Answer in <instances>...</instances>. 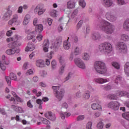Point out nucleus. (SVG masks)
Segmentation results:
<instances>
[{"label": "nucleus", "instance_id": "nucleus-1", "mask_svg": "<svg viewBox=\"0 0 129 129\" xmlns=\"http://www.w3.org/2000/svg\"><path fill=\"white\" fill-rule=\"evenodd\" d=\"M22 39V37L19 36L18 35H15L13 37L9 38L7 39V42H13L11 43H9L8 45L9 48H12L11 49H8L6 50V54L7 55H14L16 53V49L14 48H16V47H20L22 44L21 43H18V42H16L18 40H21Z\"/></svg>", "mask_w": 129, "mask_h": 129}, {"label": "nucleus", "instance_id": "nucleus-2", "mask_svg": "<svg viewBox=\"0 0 129 129\" xmlns=\"http://www.w3.org/2000/svg\"><path fill=\"white\" fill-rule=\"evenodd\" d=\"M98 27L106 34H110L114 32V26L105 20H102L100 25H98Z\"/></svg>", "mask_w": 129, "mask_h": 129}, {"label": "nucleus", "instance_id": "nucleus-3", "mask_svg": "<svg viewBox=\"0 0 129 129\" xmlns=\"http://www.w3.org/2000/svg\"><path fill=\"white\" fill-rule=\"evenodd\" d=\"M99 50L105 54H109L112 51V45L108 42L100 44L98 46Z\"/></svg>", "mask_w": 129, "mask_h": 129}, {"label": "nucleus", "instance_id": "nucleus-4", "mask_svg": "<svg viewBox=\"0 0 129 129\" xmlns=\"http://www.w3.org/2000/svg\"><path fill=\"white\" fill-rule=\"evenodd\" d=\"M95 69L100 74L106 73V67L104 62L100 61H96L95 63Z\"/></svg>", "mask_w": 129, "mask_h": 129}, {"label": "nucleus", "instance_id": "nucleus-5", "mask_svg": "<svg viewBox=\"0 0 129 129\" xmlns=\"http://www.w3.org/2000/svg\"><path fill=\"white\" fill-rule=\"evenodd\" d=\"M52 88L56 94V98L58 100H61L63 98V96H64V90H59L60 87L59 86H52Z\"/></svg>", "mask_w": 129, "mask_h": 129}, {"label": "nucleus", "instance_id": "nucleus-6", "mask_svg": "<svg viewBox=\"0 0 129 129\" xmlns=\"http://www.w3.org/2000/svg\"><path fill=\"white\" fill-rule=\"evenodd\" d=\"M117 50L119 51L120 53H123L125 54L127 52V47L126 45L123 42H119L116 45Z\"/></svg>", "mask_w": 129, "mask_h": 129}, {"label": "nucleus", "instance_id": "nucleus-7", "mask_svg": "<svg viewBox=\"0 0 129 129\" xmlns=\"http://www.w3.org/2000/svg\"><path fill=\"white\" fill-rule=\"evenodd\" d=\"M12 80L15 81H19V79L17 78V75L14 73H11L10 74V77H6V80L9 86H11V83H12Z\"/></svg>", "mask_w": 129, "mask_h": 129}, {"label": "nucleus", "instance_id": "nucleus-8", "mask_svg": "<svg viewBox=\"0 0 129 129\" xmlns=\"http://www.w3.org/2000/svg\"><path fill=\"white\" fill-rule=\"evenodd\" d=\"M46 12V9H44V5L43 4L38 5L34 9V13H38L39 16L43 15Z\"/></svg>", "mask_w": 129, "mask_h": 129}, {"label": "nucleus", "instance_id": "nucleus-9", "mask_svg": "<svg viewBox=\"0 0 129 129\" xmlns=\"http://www.w3.org/2000/svg\"><path fill=\"white\" fill-rule=\"evenodd\" d=\"M10 61H6V56H2V60L0 61V68L3 71H5L7 68L5 65H9Z\"/></svg>", "mask_w": 129, "mask_h": 129}, {"label": "nucleus", "instance_id": "nucleus-10", "mask_svg": "<svg viewBox=\"0 0 129 129\" xmlns=\"http://www.w3.org/2000/svg\"><path fill=\"white\" fill-rule=\"evenodd\" d=\"M75 63L79 68H81V69H85V63H84V62H83L81 59L79 58H75Z\"/></svg>", "mask_w": 129, "mask_h": 129}, {"label": "nucleus", "instance_id": "nucleus-11", "mask_svg": "<svg viewBox=\"0 0 129 129\" xmlns=\"http://www.w3.org/2000/svg\"><path fill=\"white\" fill-rule=\"evenodd\" d=\"M106 18L110 22H114L116 21V17H115L112 15L111 11H109L106 13Z\"/></svg>", "mask_w": 129, "mask_h": 129}, {"label": "nucleus", "instance_id": "nucleus-12", "mask_svg": "<svg viewBox=\"0 0 129 129\" xmlns=\"http://www.w3.org/2000/svg\"><path fill=\"white\" fill-rule=\"evenodd\" d=\"M59 63L61 64V65H62L59 71V74L60 75H62V74H63V73H64V68H65V63L64 62L65 61L64 60V58H63V57L60 56L59 58Z\"/></svg>", "mask_w": 129, "mask_h": 129}, {"label": "nucleus", "instance_id": "nucleus-13", "mask_svg": "<svg viewBox=\"0 0 129 129\" xmlns=\"http://www.w3.org/2000/svg\"><path fill=\"white\" fill-rule=\"evenodd\" d=\"M11 9H12V6H8V7L7 8V12H6L4 15V18L5 19H10V18L12 17V15H13V11L11 10Z\"/></svg>", "mask_w": 129, "mask_h": 129}, {"label": "nucleus", "instance_id": "nucleus-14", "mask_svg": "<svg viewBox=\"0 0 129 129\" xmlns=\"http://www.w3.org/2000/svg\"><path fill=\"white\" fill-rule=\"evenodd\" d=\"M44 115L45 117H47V118H48V119H50V120H52V121H54V120L56 119L55 114L51 113V112H46Z\"/></svg>", "mask_w": 129, "mask_h": 129}, {"label": "nucleus", "instance_id": "nucleus-15", "mask_svg": "<svg viewBox=\"0 0 129 129\" xmlns=\"http://www.w3.org/2000/svg\"><path fill=\"white\" fill-rule=\"evenodd\" d=\"M95 82L99 83V84H103V83H106V82H109V79H103L101 78H98L95 79Z\"/></svg>", "mask_w": 129, "mask_h": 129}, {"label": "nucleus", "instance_id": "nucleus-16", "mask_svg": "<svg viewBox=\"0 0 129 129\" xmlns=\"http://www.w3.org/2000/svg\"><path fill=\"white\" fill-rule=\"evenodd\" d=\"M35 50V45L33 43L29 42L28 43L27 46L25 48L26 52H32V51H34Z\"/></svg>", "mask_w": 129, "mask_h": 129}, {"label": "nucleus", "instance_id": "nucleus-17", "mask_svg": "<svg viewBox=\"0 0 129 129\" xmlns=\"http://www.w3.org/2000/svg\"><path fill=\"white\" fill-rule=\"evenodd\" d=\"M49 45H50V43H49V40H44L42 47H43V50L44 52H45V53H47V52L49 51L48 48H49Z\"/></svg>", "mask_w": 129, "mask_h": 129}, {"label": "nucleus", "instance_id": "nucleus-18", "mask_svg": "<svg viewBox=\"0 0 129 129\" xmlns=\"http://www.w3.org/2000/svg\"><path fill=\"white\" fill-rule=\"evenodd\" d=\"M101 36L98 32H95L93 33L91 35V39L94 41H96V40H100Z\"/></svg>", "mask_w": 129, "mask_h": 129}, {"label": "nucleus", "instance_id": "nucleus-19", "mask_svg": "<svg viewBox=\"0 0 129 129\" xmlns=\"http://www.w3.org/2000/svg\"><path fill=\"white\" fill-rule=\"evenodd\" d=\"M53 51H50L49 53L47 54V57L48 58H46L45 59V64L47 66L50 65V60L52 59V57H53Z\"/></svg>", "mask_w": 129, "mask_h": 129}, {"label": "nucleus", "instance_id": "nucleus-20", "mask_svg": "<svg viewBox=\"0 0 129 129\" xmlns=\"http://www.w3.org/2000/svg\"><path fill=\"white\" fill-rule=\"evenodd\" d=\"M69 37L68 38L67 40H65L63 42V48L65 50H69L70 49V47H71V44L69 42Z\"/></svg>", "mask_w": 129, "mask_h": 129}, {"label": "nucleus", "instance_id": "nucleus-21", "mask_svg": "<svg viewBox=\"0 0 129 129\" xmlns=\"http://www.w3.org/2000/svg\"><path fill=\"white\" fill-rule=\"evenodd\" d=\"M36 65L37 67L43 68L45 67V64L44 60L42 59H38L36 61Z\"/></svg>", "mask_w": 129, "mask_h": 129}, {"label": "nucleus", "instance_id": "nucleus-22", "mask_svg": "<svg viewBox=\"0 0 129 129\" xmlns=\"http://www.w3.org/2000/svg\"><path fill=\"white\" fill-rule=\"evenodd\" d=\"M91 107L94 110H96V109H98L100 111L102 110V108H101V106L97 103H93L91 105Z\"/></svg>", "mask_w": 129, "mask_h": 129}, {"label": "nucleus", "instance_id": "nucleus-23", "mask_svg": "<svg viewBox=\"0 0 129 129\" xmlns=\"http://www.w3.org/2000/svg\"><path fill=\"white\" fill-rule=\"evenodd\" d=\"M31 19V17L29 15H26L24 17V20L23 22V24L24 26H27L29 23H30V19Z\"/></svg>", "mask_w": 129, "mask_h": 129}, {"label": "nucleus", "instance_id": "nucleus-24", "mask_svg": "<svg viewBox=\"0 0 129 129\" xmlns=\"http://www.w3.org/2000/svg\"><path fill=\"white\" fill-rule=\"evenodd\" d=\"M103 4L105 7L108 8L109 7H111L113 3L112 0H103Z\"/></svg>", "mask_w": 129, "mask_h": 129}, {"label": "nucleus", "instance_id": "nucleus-25", "mask_svg": "<svg viewBox=\"0 0 129 129\" xmlns=\"http://www.w3.org/2000/svg\"><path fill=\"white\" fill-rule=\"evenodd\" d=\"M124 71L126 76H129V62H126L124 66Z\"/></svg>", "mask_w": 129, "mask_h": 129}, {"label": "nucleus", "instance_id": "nucleus-26", "mask_svg": "<svg viewBox=\"0 0 129 129\" xmlns=\"http://www.w3.org/2000/svg\"><path fill=\"white\" fill-rule=\"evenodd\" d=\"M12 108H13L14 110H16L17 112H19V113H22L24 112V110H23V108L20 107H17L15 105H12L11 106Z\"/></svg>", "mask_w": 129, "mask_h": 129}, {"label": "nucleus", "instance_id": "nucleus-27", "mask_svg": "<svg viewBox=\"0 0 129 129\" xmlns=\"http://www.w3.org/2000/svg\"><path fill=\"white\" fill-rule=\"evenodd\" d=\"M43 25L42 24H39L36 26L35 27V32H38V33H41L43 31Z\"/></svg>", "mask_w": 129, "mask_h": 129}, {"label": "nucleus", "instance_id": "nucleus-28", "mask_svg": "<svg viewBox=\"0 0 129 129\" xmlns=\"http://www.w3.org/2000/svg\"><path fill=\"white\" fill-rule=\"evenodd\" d=\"M68 9H74L75 8V3L73 1H70L67 3Z\"/></svg>", "mask_w": 129, "mask_h": 129}, {"label": "nucleus", "instance_id": "nucleus-29", "mask_svg": "<svg viewBox=\"0 0 129 129\" xmlns=\"http://www.w3.org/2000/svg\"><path fill=\"white\" fill-rule=\"evenodd\" d=\"M71 115L70 112H63L60 113V117L62 119H65L66 117H69Z\"/></svg>", "mask_w": 129, "mask_h": 129}, {"label": "nucleus", "instance_id": "nucleus-30", "mask_svg": "<svg viewBox=\"0 0 129 129\" xmlns=\"http://www.w3.org/2000/svg\"><path fill=\"white\" fill-rule=\"evenodd\" d=\"M123 28L126 31H129V19L126 20L123 25Z\"/></svg>", "mask_w": 129, "mask_h": 129}, {"label": "nucleus", "instance_id": "nucleus-31", "mask_svg": "<svg viewBox=\"0 0 129 129\" xmlns=\"http://www.w3.org/2000/svg\"><path fill=\"white\" fill-rule=\"evenodd\" d=\"M18 21V16H14L13 19L8 22V25L12 26L14 23H17Z\"/></svg>", "mask_w": 129, "mask_h": 129}, {"label": "nucleus", "instance_id": "nucleus-32", "mask_svg": "<svg viewBox=\"0 0 129 129\" xmlns=\"http://www.w3.org/2000/svg\"><path fill=\"white\" fill-rule=\"evenodd\" d=\"M113 110H118L119 109V107L120 106V103L117 101H114Z\"/></svg>", "mask_w": 129, "mask_h": 129}, {"label": "nucleus", "instance_id": "nucleus-33", "mask_svg": "<svg viewBox=\"0 0 129 129\" xmlns=\"http://www.w3.org/2000/svg\"><path fill=\"white\" fill-rule=\"evenodd\" d=\"M36 33L35 31H33L32 32H31L27 36L28 40H32V39H33L34 37H36Z\"/></svg>", "mask_w": 129, "mask_h": 129}, {"label": "nucleus", "instance_id": "nucleus-34", "mask_svg": "<svg viewBox=\"0 0 129 129\" xmlns=\"http://www.w3.org/2000/svg\"><path fill=\"white\" fill-rule=\"evenodd\" d=\"M115 79L114 81L115 83H120L121 82V80H122V77L120 76H117L116 77H114Z\"/></svg>", "mask_w": 129, "mask_h": 129}, {"label": "nucleus", "instance_id": "nucleus-35", "mask_svg": "<svg viewBox=\"0 0 129 129\" xmlns=\"http://www.w3.org/2000/svg\"><path fill=\"white\" fill-rule=\"evenodd\" d=\"M107 98L111 100H116V99H117V96L114 94H109L107 96Z\"/></svg>", "mask_w": 129, "mask_h": 129}, {"label": "nucleus", "instance_id": "nucleus-36", "mask_svg": "<svg viewBox=\"0 0 129 129\" xmlns=\"http://www.w3.org/2000/svg\"><path fill=\"white\" fill-rule=\"evenodd\" d=\"M121 39L123 41L126 42L127 41H128L129 39L128 35L126 34H122L121 36Z\"/></svg>", "mask_w": 129, "mask_h": 129}, {"label": "nucleus", "instance_id": "nucleus-37", "mask_svg": "<svg viewBox=\"0 0 129 129\" xmlns=\"http://www.w3.org/2000/svg\"><path fill=\"white\" fill-rule=\"evenodd\" d=\"M61 40H56L54 42V44L53 45V48H57L59 46H60V44H61Z\"/></svg>", "mask_w": 129, "mask_h": 129}, {"label": "nucleus", "instance_id": "nucleus-38", "mask_svg": "<svg viewBox=\"0 0 129 129\" xmlns=\"http://www.w3.org/2000/svg\"><path fill=\"white\" fill-rule=\"evenodd\" d=\"M83 96L85 99H89V98L90 97V92L87 91Z\"/></svg>", "mask_w": 129, "mask_h": 129}, {"label": "nucleus", "instance_id": "nucleus-39", "mask_svg": "<svg viewBox=\"0 0 129 129\" xmlns=\"http://www.w3.org/2000/svg\"><path fill=\"white\" fill-rule=\"evenodd\" d=\"M101 87L104 90H109V89H111L110 85H102Z\"/></svg>", "mask_w": 129, "mask_h": 129}, {"label": "nucleus", "instance_id": "nucleus-40", "mask_svg": "<svg viewBox=\"0 0 129 129\" xmlns=\"http://www.w3.org/2000/svg\"><path fill=\"white\" fill-rule=\"evenodd\" d=\"M79 4L81 7H82L83 8H84L86 6V3H85V1L84 0H80L79 2Z\"/></svg>", "mask_w": 129, "mask_h": 129}, {"label": "nucleus", "instance_id": "nucleus-41", "mask_svg": "<svg viewBox=\"0 0 129 129\" xmlns=\"http://www.w3.org/2000/svg\"><path fill=\"white\" fill-rule=\"evenodd\" d=\"M43 123H44V124H47L49 125L50 124V123H51V122H49V120H48L47 119H45L44 118H40Z\"/></svg>", "mask_w": 129, "mask_h": 129}, {"label": "nucleus", "instance_id": "nucleus-42", "mask_svg": "<svg viewBox=\"0 0 129 129\" xmlns=\"http://www.w3.org/2000/svg\"><path fill=\"white\" fill-rule=\"evenodd\" d=\"M122 116L129 121V112L123 113Z\"/></svg>", "mask_w": 129, "mask_h": 129}, {"label": "nucleus", "instance_id": "nucleus-43", "mask_svg": "<svg viewBox=\"0 0 129 129\" xmlns=\"http://www.w3.org/2000/svg\"><path fill=\"white\" fill-rule=\"evenodd\" d=\"M127 92L124 91H121L118 93V96L121 97V96H125V95L127 96Z\"/></svg>", "mask_w": 129, "mask_h": 129}, {"label": "nucleus", "instance_id": "nucleus-44", "mask_svg": "<svg viewBox=\"0 0 129 129\" xmlns=\"http://www.w3.org/2000/svg\"><path fill=\"white\" fill-rule=\"evenodd\" d=\"M114 104V101H111L107 104V107L113 109V105Z\"/></svg>", "mask_w": 129, "mask_h": 129}, {"label": "nucleus", "instance_id": "nucleus-45", "mask_svg": "<svg viewBox=\"0 0 129 129\" xmlns=\"http://www.w3.org/2000/svg\"><path fill=\"white\" fill-rule=\"evenodd\" d=\"M83 24V21L80 20L77 25V29L78 30H79V29L81 28V26H82Z\"/></svg>", "mask_w": 129, "mask_h": 129}, {"label": "nucleus", "instance_id": "nucleus-46", "mask_svg": "<svg viewBox=\"0 0 129 129\" xmlns=\"http://www.w3.org/2000/svg\"><path fill=\"white\" fill-rule=\"evenodd\" d=\"M56 13H57V11H56V10H52L50 12V16L53 18H55L57 16Z\"/></svg>", "mask_w": 129, "mask_h": 129}, {"label": "nucleus", "instance_id": "nucleus-47", "mask_svg": "<svg viewBox=\"0 0 129 129\" xmlns=\"http://www.w3.org/2000/svg\"><path fill=\"white\" fill-rule=\"evenodd\" d=\"M83 58L84 60H89V55L87 53H84L83 56Z\"/></svg>", "mask_w": 129, "mask_h": 129}, {"label": "nucleus", "instance_id": "nucleus-48", "mask_svg": "<svg viewBox=\"0 0 129 129\" xmlns=\"http://www.w3.org/2000/svg\"><path fill=\"white\" fill-rule=\"evenodd\" d=\"M112 65L116 69H119L120 68L119 64H118L117 62H112Z\"/></svg>", "mask_w": 129, "mask_h": 129}, {"label": "nucleus", "instance_id": "nucleus-49", "mask_svg": "<svg viewBox=\"0 0 129 129\" xmlns=\"http://www.w3.org/2000/svg\"><path fill=\"white\" fill-rule=\"evenodd\" d=\"M42 39L43 35H42V34H38L36 37V40H37V41H39V42H41Z\"/></svg>", "mask_w": 129, "mask_h": 129}, {"label": "nucleus", "instance_id": "nucleus-50", "mask_svg": "<svg viewBox=\"0 0 129 129\" xmlns=\"http://www.w3.org/2000/svg\"><path fill=\"white\" fill-rule=\"evenodd\" d=\"M80 53V50H79V47H77L75 49L74 54L75 55H79Z\"/></svg>", "mask_w": 129, "mask_h": 129}, {"label": "nucleus", "instance_id": "nucleus-51", "mask_svg": "<svg viewBox=\"0 0 129 129\" xmlns=\"http://www.w3.org/2000/svg\"><path fill=\"white\" fill-rule=\"evenodd\" d=\"M98 128H103V122L100 121L97 125Z\"/></svg>", "mask_w": 129, "mask_h": 129}, {"label": "nucleus", "instance_id": "nucleus-52", "mask_svg": "<svg viewBox=\"0 0 129 129\" xmlns=\"http://www.w3.org/2000/svg\"><path fill=\"white\" fill-rule=\"evenodd\" d=\"M56 60H52L51 62V66H52V69H55L56 68Z\"/></svg>", "mask_w": 129, "mask_h": 129}, {"label": "nucleus", "instance_id": "nucleus-53", "mask_svg": "<svg viewBox=\"0 0 129 129\" xmlns=\"http://www.w3.org/2000/svg\"><path fill=\"white\" fill-rule=\"evenodd\" d=\"M92 122H89L87 124V129H92Z\"/></svg>", "mask_w": 129, "mask_h": 129}, {"label": "nucleus", "instance_id": "nucleus-54", "mask_svg": "<svg viewBox=\"0 0 129 129\" xmlns=\"http://www.w3.org/2000/svg\"><path fill=\"white\" fill-rule=\"evenodd\" d=\"M61 108H68V104L66 103V102H63L61 105Z\"/></svg>", "mask_w": 129, "mask_h": 129}, {"label": "nucleus", "instance_id": "nucleus-55", "mask_svg": "<svg viewBox=\"0 0 129 129\" xmlns=\"http://www.w3.org/2000/svg\"><path fill=\"white\" fill-rule=\"evenodd\" d=\"M6 35L8 37H11L13 35V31L9 30L7 32Z\"/></svg>", "mask_w": 129, "mask_h": 129}, {"label": "nucleus", "instance_id": "nucleus-56", "mask_svg": "<svg viewBox=\"0 0 129 129\" xmlns=\"http://www.w3.org/2000/svg\"><path fill=\"white\" fill-rule=\"evenodd\" d=\"M117 3L119 6H122L124 5V1L123 0H117Z\"/></svg>", "mask_w": 129, "mask_h": 129}, {"label": "nucleus", "instance_id": "nucleus-57", "mask_svg": "<svg viewBox=\"0 0 129 129\" xmlns=\"http://www.w3.org/2000/svg\"><path fill=\"white\" fill-rule=\"evenodd\" d=\"M36 103L39 104V105H42L43 104V101L40 99L36 100Z\"/></svg>", "mask_w": 129, "mask_h": 129}, {"label": "nucleus", "instance_id": "nucleus-58", "mask_svg": "<svg viewBox=\"0 0 129 129\" xmlns=\"http://www.w3.org/2000/svg\"><path fill=\"white\" fill-rule=\"evenodd\" d=\"M33 73L34 72H33V70L30 69L27 72L26 75H31V74H33Z\"/></svg>", "mask_w": 129, "mask_h": 129}, {"label": "nucleus", "instance_id": "nucleus-59", "mask_svg": "<svg viewBox=\"0 0 129 129\" xmlns=\"http://www.w3.org/2000/svg\"><path fill=\"white\" fill-rule=\"evenodd\" d=\"M27 106L29 107V108H33V104H32V103H31V100H29L28 102H27Z\"/></svg>", "mask_w": 129, "mask_h": 129}, {"label": "nucleus", "instance_id": "nucleus-60", "mask_svg": "<svg viewBox=\"0 0 129 129\" xmlns=\"http://www.w3.org/2000/svg\"><path fill=\"white\" fill-rule=\"evenodd\" d=\"M18 14H22V13H23V7L20 6L19 7L18 10Z\"/></svg>", "mask_w": 129, "mask_h": 129}, {"label": "nucleus", "instance_id": "nucleus-61", "mask_svg": "<svg viewBox=\"0 0 129 129\" xmlns=\"http://www.w3.org/2000/svg\"><path fill=\"white\" fill-rule=\"evenodd\" d=\"M84 115H80L77 117V120H83L84 119Z\"/></svg>", "mask_w": 129, "mask_h": 129}, {"label": "nucleus", "instance_id": "nucleus-62", "mask_svg": "<svg viewBox=\"0 0 129 129\" xmlns=\"http://www.w3.org/2000/svg\"><path fill=\"white\" fill-rule=\"evenodd\" d=\"M47 22L49 26H51V25H52V23H53V20H52L51 18H48Z\"/></svg>", "mask_w": 129, "mask_h": 129}, {"label": "nucleus", "instance_id": "nucleus-63", "mask_svg": "<svg viewBox=\"0 0 129 129\" xmlns=\"http://www.w3.org/2000/svg\"><path fill=\"white\" fill-rule=\"evenodd\" d=\"M6 34V31H1L0 32V39L3 38V36H4V35H5Z\"/></svg>", "mask_w": 129, "mask_h": 129}, {"label": "nucleus", "instance_id": "nucleus-64", "mask_svg": "<svg viewBox=\"0 0 129 129\" xmlns=\"http://www.w3.org/2000/svg\"><path fill=\"white\" fill-rule=\"evenodd\" d=\"M23 69H24V70L28 69V63H26L23 64Z\"/></svg>", "mask_w": 129, "mask_h": 129}]
</instances>
